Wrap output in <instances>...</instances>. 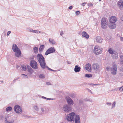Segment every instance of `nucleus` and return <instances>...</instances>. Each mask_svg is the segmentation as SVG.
I'll return each instance as SVG.
<instances>
[{
  "label": "nucleus",
  "instance_id": "1",
  "mask_svg": "<svg viewBox=\"0 0 123 123\" xmlns=\"http://www.w3.org/2000/svg\"><path fill=\"white\" fill-rule=\"evenodd\" d=\"M37 57L38 60L42 68H45L46 66L45 63L43 56L41 54H39L37 55Z\"/></svg>",
  "mask_w": 123,
  "mask_h": 123
},
{
  "label": "nucleus",
  "instance_id": "2",
  "mask_svg": "<svg viewBox=\"0 0 123 123\" xmlns=\"http://www.w3.org/2000/svg\"><path fill=\"white\" fill-rule=\"evenodd\" d=\"M12 49L13 51L16 53V56L18 57H19L21 54V52L17 45L13 44L12 47Z\"/></svg>",
  "mask_w": 123,
  "mask_h": 123
},
{
  "label": "nucleus",
  "instance_id": "3",
  "mask_svg": "<svg viewBox=\"0 0 123 123\" xmlns=\"http://www.w3.org/2000/svg\"><path fill=\"white\" fill-rule=\"evenodd\" d=\"M93 52L96 55L99 54L102 52V49L99 46L96 45L94 47Z\"/></svg>",
  "mask_w": 123,
  "mask_h": 123
},
{
  "label": "nucleus",
  "instance_id": "4",
  "mask_svg": "<svg viewBox=\"0 0 123 123\" xmlns=\"http://www.w3.org/2000/svg\"><path fill=\"white\" fill-rule=\"evenodd\" d=\"M108 52L111 54H112V57L113 59H117L118 58V54L117 53H114L115 51L111 48H109L108 50Z\"/></svg>",
  "mask_w": 123,
  "mask_h": 123
},
{
  "label": "nucleus",
  "instance_id": "5",
  "mask_svg": "<svg viewBox=\"0 0 123 123\" xmlns=\"http://www.w3.org/2000/svg\"><path fill=\"white\" fill-rule=\"evenodd\" d=\"M14 121L12 116L9 114L7 115L5 121L6 123H13Z\"/></svg>",
  "mask_w": 123,
  "mask_h": 123
},
{
  "label": "nucleus",
  "instance_id": "6",
  "mask_svg": "<svg viewBox=\"0 0 123 123\" xmlns=\"http://www.w3.org/2000/svg\"><path fill=\"white\" fill-rule=\"evenodd\" d=\"M30 65L34 69H37L38 68L37 63L35 60H31L30 62Z\"/></svg>",
  "mask_w": 123,
  "mask_h": 123
},
{
  "label": "nucleus",
  "instance_id": "7",
  "mask_svg": "<svg viewBox=\"0 0 123 123\" xmlns=\"http://www.w3.org/2000/svg\"><path fill=\"white\" fill-rule=\"evenodd\" d=\"M55 50L54 47H50L46 51L45 55H47L49 54L55 52Z\"/></svg>",
  "mask_w": 123,
  "mask_h": 123
},
{
  "label": "nucleus",
  "instance_id": "8",
  "mask_svg": "<svg viewBox=\"0 0 123 123\" xmlns=\"http://www.w3.org/2000/svg\"><path fill=\"white\" fill-rule=\"evenodd\" d=\"M74 115V113L73 112L69 114L67 118V120L69 121H73V120Z\"/></svg>",
  "mask_w": 123,
  "mask_h": 123
},
{
  "label": "nucleus",
  "instance_id": "9",
  "mask_svg": "<svg viewBox=\"0 0 123 123\" xmlns=\"http://www.w3.org/2000/svg\"><path fill=\"white\" fill-rule=\"evenodd\" d=\"M117 67L116 64H113V67L111 69V73L113 75H115L117 71Z\"/></svg>",
  "mask_w": 123,
  "mask_h": 123
},
{
  "label": "nucleus",
  "instance_id": "10",
  "mask_svg": "<svg viewBox=\"0 0 123 123\" xmlns=\"http://www.w3.org/2000/svg\"><path fill=\"white\" fill-rule=\"evenodd\" d=\"M14 110L17 113H21L22 112V110L20 108L19 106L18 105H16L14 107Z\"/></svg>",
  "mask_w": 123,
  "mask_h": 123
},
{
  "label": "nucleus",
  "instance_id": "11",
  "mask_svg": "<svg viewBox=\"0 0 123 123\" xmlns=\"http://www.w3.org/2000/svg\"><path fill=\"white\" fill-rule=\"evenodd\" d=\"M117 20L116 17L114 16H111L109 18L110 23H115Z\"/></svg>",
  "mask_w": 123,
  "mask_h": 123
},
{
  "label": "nucleus",
  "instance_id": "12",
  "mask_svg": "<svg viewBox=\"0 0 123 123\" xmlns=\"http://www.w3.org/2000/svg\"><path fill=\"white\" fill-rule=\"evenodd\" d=\"M66 98L68 104L69 105H71L73 104V101L69 97H66Z\"/></svg>",
  "mask_w": 123,
  "mask_h": 123
},
{
  "label": "nucleus",
  "instance_id": "13",
  "mask_svg": "<svg viewBox=\"0 0 123 123\" xmlns=\"http://www.w3.org/2000/svg\"><path fill=\"white\" fill-rule=\"evenodd\" d=\"M118 4L120 8L123 10V1L120 0L118 2Z\"/></svg>",
  "mask_w": 123,
  "mask_h": 123
},
{
  "label": "nucleus",
  "instance_id": "14",
  "mask_svg": "<svg viewBox=\"0 0 123 123\" xmlns=\"http://www.w3.org/2000/svg\"><path fill=\"white\" fill-rule=\"evenodd\" d=\"M63 110L66 112L69 111H70L71 109L70 107H68V106L67 105L64 106L63 108Z\"/></svg>",
  "mask_w": 123,
  "mask_h": 123
},
{
  "label": "nucleus",
  "instance_id": "15",
  "mask_svg": "<svg viewBox=\"0 0 123 123\" xmlns=\"http://www.w3.org/2000/svg\"><path fill=\"white\" fill-rule=\"evenodd\" d=\"M108 26L111 29H114L116 28V25L115 23H110Z\"/></svg>",
  "mask_w": 123,
  "mask_h": 123
},
{
  "label": "nucleus",
  "instance_id": "16",
  "mask_svg": "<svg viewBox=\"0 0 123 123\" xmlns=\"http://www.w3.org/2000/svg\"><path fill=\"white\" fill-rule=\"evenodd\" d=\"M91 65L90 64H87L86 65V70L89 71H91Z\"/></svg>",
  "mask_w": 123,
  "mask_h": 123
},
{
  "label": "nucleus",
  "instance_id": "17",
  "mask_svg": "<svg viewBox=\"0 0 123 123\" xmlns=\"http://www.w3.org/2000/svg\"><path fill=\"white\" fill-rule=\"evenodd\" d=\"M80 119L78 115H76L75 118V121L76 123H80Z\"/></svg>",
  "mask_w": 123,
  "mask_h": 123
},
{
  "label": "nucleus",
  "instance_id": "18",
  "mask_svg": "<svg viewBox=\"0 0 123 123\" xmlns=\"http://www.w3.org/2000/svg\"><path fill=\"white\" fill-rule=\"evenodd\" d=\"M96 40L97 42L99 43H101L102 42V39L99 36H98L96 37Z\"/></svg>",
  "mask_w": 123,
  "mask_h": 123
},
{
  "label": "nucleus",
  "instance_id": "19",
  "mask_svg": "<svg viewBox=\"0 0 123 123\" xmlns=\"http://www.w3.org/2000/svg\"><path fill=\"white\" fill-rule=\"evenodd\" d=\"M82 35L83 37H85L86 38L89 37V35L85 31H83L82 33Z\"/></svg>",
  "mask_w": 123,
  "mask_h": 123
},
{
  "label": "nucleus",
  "instance_id": "20",
  "mask_svg": "<svg viewBox=\"0 0 123 123\" xmlns=\"http://www.w3.org/2000/svg\"><path fill=\"white\" fill-rule=\"evenodd\" d=\"M93 68L94 70H97L99 68V66L97 64L95 63L93 65Z\"/></svg>",
  "mask_w": 123,
  "mask_h": 123
},
{
  "label": "nucleus",
  "instance_id": "21",
  "mask_svg": "<svg viewBox=\"0 0 123 123\" xmlns=\"http://www.w3.org/2000/svg\"><path fill=\"white\" fill-rule=\"evenodd\" d=\"M80 69V67L76 66H75L74 70L76 72H79Z\"/></svg>",
  "mask_w": 123,
  "mask_h": 123
},
{
  "label": "nucleus",
  "instance_id": "22",
  "mask_svg": "<svg viewBox=\"0 0 123 123\" xmlns=\"http://www.w3.org/2000/svg\"><path fill=\"white\" fill-rule=\"evenodd\" d=\"M107 24V20L105 18H103L101 20V24Z\"/></svg>",
  "mask_w": 123,
  "mask_h": 123
},
{
  "label": "nucleus",
  "instance_id": "23",
  "mask_svg": "<svg viewBox=\"0 0 123 123\" xmlns=\"http://www.w3.org/2000/svg\"><path fill=\"white\" fill-rule=\"evenodd\" d=\"M45 46L44 45H42L40 46L39 49V51L40 52H42Z\"/></svg>",
  "mask_w": 123,
  "mask_h": 123
},
{
  "label": "nucleus",
  "instance_id": "24",
  "mask_svg": "<svg viewBox=\"0 0 123 123\" xmlns=\"http://www.w3.org/2000/svg\"><path fill=\"white\" fill-rule=\"evenodd\" d=\"M49 42L52 44H54L55 43V42L54 40L52 38H49Z\"/></svg>",
  "mask_w": 123,
  "mask_h": 123
},
{
  "label": "nucleus",
  "instance_id": "25",
  "mask_svg": "<svg viewBox=\"0 0 123 123\" xmlns=\"http://www.w3.org/2000/svg\"><path fill=\"white\" fill-rule=\"evenodd\" d=\"M101 26L102 27L103 29H105L107 26V24H104L103 23L102 24H101Z\"/></svg>",
  "mask_w": 123,
  "mask_h": 123
},
{
  "label": "nucleus",
  "instance_id": "26",
  "mask_svg": "<svg viewBox=\"0 0 123 123\" xmlns=\"http://www.w3.org/2000/svg\"><path fill=\"white\" fill-rule=\"evenodd\" d=\"M121 62V65H123V56L121 55L120 56V59Z\"/></svg>",
  "mask_w": 123,
  "mask_h": 123
},
{
  "label": "nucleus",
  "instance_id": "27",
  "mask_svg": "<svg viewBox=\"0 0 123 123\" xmlns=\"http://www.w3.org/2000/svg\"><path fill=\"white\" fill-rule=\"evenodd\" d=\"M33 50L34 53H37L38 51V48L37 47H35L34 48Z\"/></svg>",
  "mask_w": 123,
  "mask_h": 123
},
{
  "label": "nucleus",
  "instance_id": "28",
  "mask_svg": "<svg viewBox=\"0 0 123 123\" xmlns=\"http://www.w3.org/2000/svg\"><path fill=\"white\" fill-rule=\"evenodd\" d=\"M12 110V108L11 107H8L6 109V111H9Z\"/></svg>",
  "mask_w": 123,
  "mask_h": 123
},
{
  "label": "nucleus",
  "instance_id": "29",
  "mask_svg": "<svg viewBox=\"0 0 123 123\" xmlns=\"http://www.w3.org/2000/svg\"><path fill=\"white\" fill-rule=\"evenodd\" d=\"M21 67L23 70L24 71H25L26 70V68L25 66L22 65H21Z\"/></svg>",
  "mask_w": 123,
  "mask_h": 123
},
{
  "label": "nucleus",
  "instance_id": "30",
  "mask_svg": "<svg viewBox=\"0 0 123 123\" xmlns=\"http://www.w3.org/2000/svg\"><path fill=\"white\" fill-rule=\"evenodd\" d=\"M21 76L23 78H28V76L27 75L24 74H22Z\"/></svg>",
  "mask_w": 123,
  "mask_h": 123
},
{
  "label": "nucleus",
  "instance_id": "31",
  "mask_svg": "<svg viewBox=\"0 0 123 123\" xmlns=\"http://www.w3.org/2000/svg\"><path fill=\"white\" fill-rule=\"evenodd\" d=\"M85 76L86 77L89 78L92 77V76L91 74H85Z\"/></svg>",
  "mask_w": 123,
  "mask_h": 123
},
{
  "label": "nucleus",
  "instance_id": "32",
  "mask_svg": "<svg viewBox=\"0 0 123 123\" xmlns=\"http://www.w3.org/2000/svg\"><path fill=\"white\" fill-rule=\"evenodd\" d=\"M28 72L30 73H32L33 72L32 69L31 68H29L28 69Z\"/></svg>",
  "mask_w": 123,
  "mask_h": 123
},
{
  "label": "nucleus",
  "instance_id": "33",
  "mask_svg": "<svg viewBox=\"0 0 123 123\" xmlns=\"http://www.w3.org/2000/svg\"><path fill=\"white\" fill-rule=\"evenodd\" d=\"M40 78H44V75L43 74H41L39 76Z\"/></svg>",
  "mask_w": 123,
  "mask_h": 123
},
{
  "label": "nucleus",
  "instance_id": "34",
  "mask_svg": "<svg viewBox=\"0 0 123 123\" xmlns=\"http://www.w3.org/2000/svg\"><path fill=\"white\" fill-rule=\"evenodd\" d=\"M119 90L120 92H122L123 91V86L120 88Z\"/></svg>",
  "mask_w": 123,
  "mask_h": 123
},
{
  "label": "nucleus",
  "instance_id": "35",
  "mask_svg": "<svg viewBox=\"0 0 123 123\" xmlns=\"http://www.w3.org/2000/svg\"><path fill=\"white\" fill-rule=\"evenodd\" d=\"M80 12L78 11H76L75 13L77 15H79V14H80Z\"/></svg>",
  "mask_w": 123,
  "mask_h": 123
},
{
  "label": "nucleus",
  "instance_id": "36",
  "mask_svg": "<svg viewBox=\"0 0 123 123\" xmlns=\"http://www.w3.org/2000/svg\"><path fill=\"white\" fill-rule=\"evenodd\" d=\"M35 33H39L40 32V31H39L35 30Z\"/></svg>",
  "mask_w": 123,
  "mask_h": 123
},
{
  "label": "nucleus",
  "instance_id": "37",
  "mask_svg": "<svg viewBox=\"0 0 123 123\" xmlns=\"http://www.w3.org/2000/svg\"><path fill=\"white\" fill-rule=\"evenodd\" d=\"M116 103L115 102H113V103L112 104V107H114V106L115 105Z\"/></svg>",
  "mask_w": 123,
  "mask_h": 123
},
{
  "label": "nucleus",
  "instance_id": "38",
  "mask_svg": "<svg viewBox=\"0 0 123 123\" xmlns=\"http://www.w3.org/2000/svg\"><path fill=\"white\" fill-rule=\"evenodd\" d=\"M86 4V3H82V6H85V4Z\"/></svg>",
  "mask_w": 123,
  "mask_h": 123
},
{
  "label": "nucleus",
  "instance_id": "39",
  "mask_svg": "<svg viewBox=\"0 0 123 123\" xmlns=\"http://www.w3.org/2000/svg\"><path fill=\"white\" fill-rule=\"evenodd\" d=\"M11 31H8L7 33V35H8L11 33Z\"/></svg>",
  "mask_w": 123,
  "mask_h": 123
},
{
  "label": "nucleus",
  "instance_id": "40",
  "mask_svg": "<svg viewBox=\"0 0 123 123\" xmlns=\"http://www.w3.org/2000/svg\"><path fill=\"white\" fill-rule=\"evenodd\" d=\"M120 39L121 41H123V37H120Z\"/></svg>",
  "mask_w": 123,
  "mask_h": 123
},
{
  "label": "nucleus",
  "instance_id": "41",
  "mask_svg": "<svg viewBox=\"0 0 123 123\" xmlns=\"http://www.w3.org/2000/svg\"><path fill=\"white\" fill-rule=\"evenodd\" d=\"M73 8V7L72 6H70L69 7V9H72Z\"/></svg>",
  "mask_w": 123,
  "mask_h": 123
},
{
  "label": "nucleus",
  "instance_id": "42",
  "mask_svg": "<svg viewBox=\"0 0 123 123\" xmlns=\"http://www.w3.org/2000/svg\"><path fill=\"white\" fill-rule=\"evenodd\" d=\"M31 31L32 32L35 33V30H32Z\"/></svg>",
  "mask_w": 123,
  "mask_h": 123
},
{
  "label": "nucleus",
  "instance_id": "43",
  "mask_svg": "<svg viewBox=\"0 0 123 123\" xmlns=\"http://www.w3.org/2000/svg\"><path fill=\"white\" fill-rule=\"evenodd\" d=\"M110 68V67H107L106 68V69L107 70H109Z\"/></svg>",
  "mask_w": 123,
  "mask_h": 123
},
{
  "label": "nucleus",
  "instance_id": "44",
  "mask_svg": "<svg viewBox=\"0 0 123 123\" xmlns=\"http://www.w3.org/2000/svg\"><path fill=\"white\" fill-rule=\"evenodd\" d=\"M67 63L68 64H71V62L69 61Z\"/></svg>",
  "mask_w": 123,
  "mask_h": 123
},
{
  "label": "nucleus",
  "instance_id": "45",
  "mask_svg": "<svg viewBox=\"0 0 123 123\" xmlns=\"http://www.w3.org/2000/svg\"><path fill=\"white\" fill-rule=\"evenodd\" d=\"M63 34V33H62V32H60V35H61V36H62V34Z\"/></svg>",
  "mask_w": 123,
  "mask_h": 123
},
{
  "label": "nucleus",
  "instance_id": "46",
  "mask_svg": "<svg viewBox=\"0 0 123 123\" xmlns=\"http://www.w3.org/2000/svg\"><path fill=\"white\" fill-rule=\"evenodd\" d=\"M111 104V103H108L107 104V105H110Z\"/></svg>",
  "mask_w": 123,
  "mask_h": 123
},
{
  "label": "nucleus",
  "instance_id": "47",
  "mask_svg": "<svg viewBox=\"0 0 123 123\" xmlns=\"http://www.w3.org/2000/svg\"><path fill=\"white\" fill-rule=\"evenodd\" d=\"M41 110L42 111H44L43 110V108H42L41 109Z\"/></svg>",
  "mask_w": 123,
  "mask_h": 123
},
{
  "label": "nucleus",
  "instance_id": "48",
  "mask_svg": "<svg viewBox=\"0 0 123 123\" xmlns=\"http://www.w3.org/2000/svg\"><path fill=\"white\" fill-rule=\"evenodd\" d=\"M120 70L123 72V69L122 68H121L120 69Z\"/></svg>",
  "mask_w": 123,
  "mask_h": 123
},
{
  "label": "nucleus",
  "instance_id": "49",
  "mask_svg": "<svg viewBox=\"0 0 123 123\" xmlns=\"http://www.w3.org/2000/svg\"><path fill=\"white\" fill-rule=\"evenodd\" d=\"M50 69V70H51V71H54V70H52V69Z\"/></svg>",
  "mask_w": 123,
  "mask_h": 123
},
{
  "label": "nucleus",
  "instance_id": "50",
  "mask_svg": "<svg viewBox=\"0 0 123 123\" xmlns=\"http://www.w3.org/2000/svg\"><path fill=\"white\" fill-rule=\"evenodd\" d=\"M99 0L100 1H101V0Z\"/></svg>",
  "mask_w": 123,
  "mask_h": 123
},
{
  "label": "nucleus",
  "instance_id": "51",
  "mask_svg": "<svg viewBox=\"0 0 123 123\" xmlns=\"http://www.w3.org/2000/svg\"><path fill=\"white\" fill-rule=\"evenodd\" d=\"M122 20L123 21V19H122Z\"/></svg>",
  "mask_w": 123,
  "mask_h": 123
}]
</instances>
